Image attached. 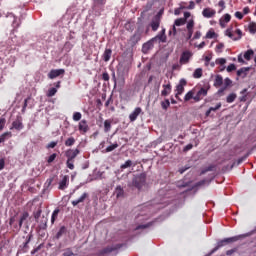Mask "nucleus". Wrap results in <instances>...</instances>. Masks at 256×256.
I'll return each mask as SVG.
<instances>
[{
    "mask_svg": "<svg viewBox=\"0 0 256 256\" xmlns=\"http://www.w3.org/2000/svg\"><path fill=\"white\" fill-rule=\"evenodd\" d=\"M248 29L250 31V33L255 34L256 33V23L252 22L249 24Z\"/></svg>",
    "mask_w": 256,
    "mask_h": 256,
    "instance_id": "37998d69",
    "label": "nucleus"
},
{
    "mask_svg": "<svg viewBox=\"0 0 256 256\" xmlns=\"http://www.w3.org/2000/svg\"><path fill=\"white\" fill-rule=\"evenodd\" d=\"M215 35H216V34H215V31L209 30V31L206 33L205 39H214Z\"/></svg>",
    "mask_w": 256,
    "mask_h": 256,
    "instance_id": "09e8293b",
    "label": "nucleus"
},
{
    "mask_svg": "<svg viewBox=\"0 0 256 256\" xmlns=\"http://www.w3.org/2000/svg\"><path fill=\"white\" fill-rule=\"evenodd\" d=\"M41 213H43V210H41V208H38V210L36 212L33 213L34 215V219L37 223H39V219L41 217Z\"/></svg>",
    "mask_w": 256,
    "mask_h": 256,
    "instance_id": "72a5a7b5",
    "label": "nucleus"
},
{
    "mask_svg": "<svg viewBox=\"0 0 256 256\" xmlns=\"http://www.w3.org/2000/svg\"><path fill=\"white\" fill-rule=\"evenodd\" d=\"M125 191L121 188V186L116 187V197H123Z\"/></svg>",
    "mask_w": 256,
    "mask_h": 256,
    "instance_id": "58836bf2",
    "label": "nucleus"
},
{
    "mask_svg": "<svg viewBox=\"0 0 256 256\" xmlns=\"http://www.w3.org/2000/svg\"><path fill=\"white\" fill-rule=\"evenodd\" d=\"M191 149H193V144H187V145L184 147L183 151H184V152H187V151H191Z\"/></svg>",
    "mask_w": 256,
    "mask_h": 256,
    "instance_id": "69168bd1",
    "label": "nucleus"
},
{
    "mask_svg": "<svg viewBox=\"0 0 256 256\" xmlns=\"http://www.w3.org/2000/svg\"><path fill=\"white\" fill-rule=\"evenodd\" d=\"M187 85V80L184 78L180 79L179 84L176 86V94L175 97L178 99V101H181V98H179V95H183L185 91V86Z\"/></svg>",
    "mask_w": 256,
    "mask_h": 256,
    "instance_id": "f03ea898",
    "label": "nucleus"
},
{
    "mask_svg": "<svg viewBox=\"0 0 256 256\" xmlns=\"http://www.w3.org/2000/svg\"><path fill=\"white\" fill-rule=\"evenodd\" d=\"M187 22L183 18H178L174 21V25L176 27H181V25H185Z\"/></svg>",
    "mask_w": 256,
    "mask_h": 256,
    "instance_id": "473e14b6",
    "label": "nucleus"
},
{
    "mask_svg": "<svg viewBox=\"0 0 256 256\" xmlns=\"http://www.w3.org/2000/svg\"><path fill=\"white\" fill-rule=\"evenodd\" d=\"M10 225H13V227H14V231H21V229H17V227H19V224L17 225V224H15V217H12V218H10Z\"/></svg>",
    "mask_w": 256,
    "mask_h": 256,
    "instance_id": "3c124183",
    "label": "nucleus"
},
{
    "mask_svg": "<svg viewBox=\"0 0 256 256\" xmlns=\"http://www.w3.org/2000/svg\"><path fill=\"white\" fill-rule=\"evenodd\" d=\"M226 35H227V37H229V38L232 39L233 41H237V37H235V36L233 35V32H231L230 29H227V30H226Z\"/></svg>",
    "mask_w": 256,
    "mask_h": 256,
    "instance_id": "603ef678",
    "label": "nucleus"
},
{
    "mask_svg": "<svg viewBox=\"0 0 256 256\" xmlns=\"http://www.w3.org/2000/svg\"><path fill=\"white\" fill-rule=\"evenodd\" d=\"M218 7H220L221 9L218 11V13H223L224 9H225V0H220L218 2Z\"/></svg>",
    "mask_w": 256,
    "mask_h": 256,
    "instance_id": "8fccbe9b",
    "label": "nucleus"
},
{
    "mask_svg": "<svg viewBox=\"0 0 256 256\" xmlns=\"http://www.w3.org/2000/svg\"><path fill=\"white\" fill-rule=\"evenodd\" d=\"M142 35H143V32H141V30L135 31L134 35L130 37L131 45H137L139 41H141Z\"/></svg>",
    "mask_w": 256,
    "mask_h": 256,
    "instance_id": "6e6552de",
    "label": "nucleus"
},
{
    "mask_svg": "<svg viewBox=\"0 0 256 256\" xmlns=\"http://www.w3.org/2000/svg\"><path fill=\"white\" fill-rule=\"evenodd\" d=\"M55 147H57V142H50L47 145V149H55Z\"/></svg>",
    "mask_w": 256,
    "mask_h": 256,
    "instance_id": "e2e57ef3",
    "label": "nucleus"
},
{
    "mask_svg": "<svg viewBox=\"0 0 256 256\" xmlns=\"http://www.w3.org/2000/svg\"><path fill=\"white\" fill-rule=\"evenodd\" d=\"M153 225V223H148V224H142V225H138L137 227H136V231H139V229H148V227H151Z\"/></svg>",
    "mask_w": 256,
    "mask_h": 256,
    "instance_id": "49530a36",
    "label": "nucleus"
},
{
    "mask_svg": "<svg viewBox=\"0 0 256 256\" xmlns=\"http://www.w3.org/2000/svg\"><path fill=\"white\" fill-rule=\"evenodd\" d=\"M11 136H12L11 132H4L0 136V143H5V140L7 139V137H11Z\"/></svg>",
    "mask_w": 256,
    "mask_h": 256,
    "instance_id": "e433bc0d",
    "label": "nucleus"
},
{
    "mask_svg": "<svg viewBox=\"0 0 256 256\" xmlns=\"http://www.w3.org/2000/svg\"><path fill=\"white\" fill-rule=\"evenodd\" d=\"M195 27V21L189 20L186 26L187 34H186V40L189 41L193 37V29Z\"/></svg>",
    "mask_w": 256,
    "mask_h": 256,
    "instance_id": "39448f33",
    "label": "nucleus"
},
{
    "mask_svg": "<svg viewBox=\"0 0 256 256\" xmlns=\"http://www.w3.org/2000/svg\"><path fill=\"white\" fill-rule=\"evenodd\" d=\"M255 55V51H253V49H249L244 53V59L246 61H251V57H253Z\"/></svg>",
    "mask_w": 256,
    "mask_h": 256,
    "instance_id": "a878e982",
    "label": "nucleus"
},
{
    "mask_svg": "<svg viewBox=\"0 0 256 256\" xmlns=\"http://www.w3.org/2000/svg\"><path fill=\"white\" fill-rule=\"evenodd\" d=\"M31 239H33V233H29L26 236V241L23 243V249H29V243H31Z\"/></svg>",
    "mask_w": 256,
    "mask_h": 256,
    "instance_id": "b1692460",
    "label": "nucleus"
},
{
    "mask_svg": "<svg viewBox=\"0 0 256 256\" xmlns=\"http://www.w3.org/2000/svg\"><path fill=\"white\" fill-rule=\"evenodd\" d=\"M231 21V16L229 14H225L222 19H220V25L223 27V23H229Z\"/></svg>",
    "mask_w": 256,
    "mask_h": 256,
    "instance_id": "7c9ffc66",
    "label": "nucleus"
},
{
    "mask_svg": "<svg viewBox=\"0 0 256 256\" xmlns=\"http://www.w3.org/2000/svg\"><path fill=\"white\" fill-rule=\"evenodd\" d=\"M191 57H193V54L189 51H184L182 54H181V57H180V63L181 65H187V63H189V59H191Z\"/></svg>",
    "mask_w": 256,
    "mask_h": 256,
    "instance_id": "1a4fd4ad",
    "label": "nucleus"
},
{
    "mask_svg": "<svg viewBox=\"0 0 256 256\" xmlns=\"http://www.w3.org/2000/svg\"><path fill=\"white\" fill-rule=\"evenodd\" d=\"M29 218V213L28 212H24L19 220V227H17V229H21V227H23V223L25 221H27V219Z\"/></svg>",
    "mask_w": 256,
    "mask_h": 256,
    "instance_id": "aec40b11",
    "label": "nucleus"
},
{
    "mask_svg": "<svg viewBox=\"0 0 256 256\" xmlns=\"http://www.w3.org/2000/svg\"><path fill=\"white\" fill-rule=\"evenodd\" d=\"M57 217H59V209H55L52 213V216H51L52 225L53 223H55V221H57Z\"/></svg>",
    "mask_w": 256,
    "mask_h": 256,
    "instance_id": "2f4dec72",
    "label": "nucleus"
},
{
    "mask_svg": "<svg viewBox=\"0 0 256 256\" xmlns=\"http://www.w3.org/2000/svg\"><path fill=\"white\" fill-rule=\"evenodd\" d=\"M143 113V109L141 107H136L134 111L129 115V120L131 123L137 121V117H139Z\"/></svg>",
    "mask_w": 256,
    "mask_h": 256,
    "instance_id": "9d476101",
    "label": "nucleus"
},
{
    "mask_svg": "<svg viewBox=\"0 0 256 256\" xmlns=\"http://www.w3.org/2000/svg\"><path fill=\"white\" fill-rule=\"evenodd\" d=\"M203 34L201 33V31H196L195 32V34H194V36H193V38H192V41H195V40H197V39H201V36H202Z\"/></svg>",
    "mask_w": 256,
    "mask_h": 256,
    "instance_id": "6e6d98bb",
    "label": "nucleus"
},
{
    "mask_svg": "<svg viewBox=\"0 0 256 256\" xmlns=\"http://www.w3.org/2000/svg\"><path fill=\"white\" fill-rule=\"evenodd\" d=\"M132 165H133V167H135V165H137V163H134V164H133V161L127 160L124 164H122V165L120 166V168H121V169H128V167H132Z\"/></svg>",
    "mask_w": 256,
    "mask_h": 256,
    "instance_id": "c85d7f7f",
    "label": "nucleus"
},
{
    "mask_svg": "<svg viewBox=\"0 0 256 256\" xmlns=\"http://www.w3.org/2000/svg\"><path fill=\"white\" fill-rule=\"evenodd\" d=\"M150 49H153V42L149 41L143 44L142 46L143 53H147Z\"/></svg>",
    "mask_w": 256,
    "mask_h": 256,
    "instance_id": "393cba45",
    "label": "nucleus"
},
{
    "mask_svg": "<svg viewBox=\"0 0 256 256\" xmlns=\"http://www.w3.org/2000/svg\"><path fill=\"white\" fill-rule=\"evenodd\" d=\"M194 79H201L203 77V69L197 68L193 73Z\"/></svg>",
    "mask_w": 256,
    "mask_h": 256,
    "instance_id": "cd10ccee",
    "label": "nucleus"
},
{
    "mask_svg": "<svg viewBox=\"0 0 256 256\" xmlns=\"http://www.w3.org/2000/svg\"><path fill=\"white\" fill-rule=\"evenodd\" d=\"M119 147V144L114 143L106 148V153H111V151H115Z\"/></svg>",
    "mask_w": 256,
    "mask_h": 256,
    "instance_id": "ea45409f",
    "label": "nucleus"
},
{
    "mask_svg": "<svg viewBox=\"0 0 256 256\" xmlns=\"http://www.w3.org/2000/svg\"><path fill=\"white\" fill-rule=\"evenodd\" d=\"M244 237H247V235L245 234H241L238 236H233L230 238H225L223 240H219L217 242L216 247H214L211 252L210 255H213V253H216V251H219V249H221V247H225V245H229V243H236V241H239L240 239H244Z\"/></svg>",
    "mask_w": 256,
    "mask_h": 256,
    "instance_id": "f257e3e1",
    "label": "nucleus"
},
{
    "mask_svg": "<svg viewBox=\"0 0 256 256\" xmlns=\"http://www.w3.org/2000/svg\"><path fill=\"white\" fill-rule=\"evenodd\" d=\"M159 25H161V18H159V16H156L152 19V22L150 24L152 31H157V29H159Z\"/></svg>",
    "mask_w": 256,
    "mask_h": 256,
    "instance_id": "dca6fc26",
    "label": "nucleus"
},
{
    "mask_svg": "<svg viewBox=\"0 0 256 256\" xmlns=\"http://www.w3.org/2000/svg\"><path fill=\"white\" fill-rule=\"evenodd\" d=\"M122 247V244H117L116 246H108L104 248L100 253L101 255H106L107 253H113V251H117V249H121Z\"/></svg>",
    "mask_w": 256,
    "mask_h": 256,
    "instance_id": "ddd939ff",
    "label": "nucleus"
},
{
    "mask_svg": "<svg viewBox=\"0 0 256 256\" xmlns=\"http://www.w3.org/2000/svg\"><path fill=\"white\" fill-rule=\"evenodd\" d=\"M25 126L23 125V118L17 116L16 120L12 122V127L10 129H16V131H21Z\"/></svg>",
    "mask_w": 256,
    "mask_h": 256,
    "instance_id": "423d86ee",
    "label": "nucleus"
},
{
    "mask_svg": "<svg viewBox=\"0 0 256 256\" xmlns=\"http://www.w3.org/2000/svg\"><path fill=\"white\" fill-rule=\"evenodd\" d=\"M195 92H193V90H190L184 97V101H191V99L195 98Z\"/></svg>",
    "mask_w": 256,
    "mask_h": 256,
    "instance_id": "c756f323",
    "label": "nucleus"
},
{
    "mask_svg": "<svg viewBox=\"0 0 256 256\" xmlns=\"http://www.w3.org/2000/svg\"><path fill=\"white\" fill-rule=\"evenodd\" d=\"M216 11L213 10L212 8H205L203 11H202V15L203 17H205L206 19H211V17H215L216 15Z\"/></svg>",
    "mask_w": 256,
    "mask_h": 256,
    "instance_id": "2eb2a0df",
    "label": "nucleus"
},
{
    "mask_svg": "<svg viewBox=\"0 0 256 256\" xmlns=\"http://www.w3.org/2000/svg\"><path fill=\"white\" fill-rule=\"evenodd\" d=\"M79 153H81V150H79L78 148L68 149L65 152V157L67 158V160L75 161V158L77 157V155H79Z\"/></svg>",
    "mask_w": 256,
    "mask_h": 256,
    "instance_id": "20e7f679",
    "label": "nucleus"
},
{
    "mask_svg": "<svg viewBox=\"0 0 256 256\" xmlns=\"http://www.w3.org/2000/svg\"><path fill=\"white\" fill-rule=\"evenodd\" d=\"M57 159V154L53 153L52 155L49 156L47 163H53Z\"/></svg>",
    "mask_w": 256,
    "mask_h": 256,
    "instance_id": "13d9d810",
    "label": "nucleus"
},
{
    "mask_svg": "<svg viewBox=\"0 0 256 256\" xmlns=\"http://www.w3.org/2000/svg\"><path fill=\"white\" fill-rule=\"evenodd\" d=\"M233 85V81L230 78L224 79V88L227 89L228 87H231Z\"/></svg>",
    "mask_w": 256,
    "mask_h": 256,
    "instance_id": "79ce46f5",
    "label": "nucleus"
},
{
    "mask_svg": "<svg viewBox=\"0 0 256 256\" xmlns=\"http://www.w3.org/2000/svg\"><path fill=\"white\" fill-rule=\"evenodd\" d=\"M85 199H89V193L87 192H84L78 199L73 200L71 203L73 207H77V205L85 203Z\"/></svg>",
    "mask_w": 256,
    "mask_h": 256,
    "instance_id": "f8f14e48",
    "label": "nucleus"
},
{
    "mask_svg": "<svg viewBox=\"0 0 256 256\" xmlns=\"http://www.w3.org/2000/svg\"><path fill=\"white\" fill-rule=\"evenodd\" d=\"M237 69V66H235V64H230L228 65V67L226 68V71L228 73H231V71H235Z\"/></svg>",
    "mask_w": 256,
    "mask_h": 256,
    "instance_id": "5fc2aeb1",
    "label": "nucleus"
},
{
    "mask_svg": "<svg viewBox=\"0 0 256 256\" xmlns=\"http://www.w3.org/2000/svg\"><path fill=\"white\" fill-rule=\"evenodd\" d=\"M65 233H67V228L65 226L60 227L59 231L56 234V239H61V237H63Z\"/></svg>",
    "mask_w": 256,
    "mask_h": 256,
    "instance_id": "bb28decb",
    "label": "nucleus"
},
{
    "mask_svg": "<svg viewBox=\"0 0 256 256\" xmlns=\"http://www.w3.org/2000/svg\"><path fill=\"white\" fill-rule=\"evenodd\" d=\"M94 3L96 5H105V3H107V0H94Z\"/></svg>",
    "mask_w": 256,
    "mask_h": 256,
    "instance_id": "0e129e2a",
    "label": "nucleus"
},
{
    "mask_svg": "<svg viewBox=\"0 0 256 256\" xmlns=\"http://www.w3.org/2000/svg\"><path fill=\"white\" fill-rule=\"evenodd\" d=\"M235 17H236L237 19H243V13L237 11V12H235Z\"/></svg>",
    "mask_w": 256,
    "mask_h": 256,
    "instance_id": "774afa93",
    "label": "nucleus"
},
{
    "mask_svg": "<svg viewBox=\"0 0 256 256\" xmlns=\"http://www.w3.org/2000/svg\"><path fill=\"white\" fill-rule=\"evenodd\" d=\"M67 185H69V176L65 175L60 181L58 189H60V191H63L67 188Z\"/></svg>",
    "mask_w": 256,
    "mask_h": 256,
    "instance_id": "f3484780",
    "label": "nucleus"
},
{
    "mask_svg": "<svg viewBox=\"0 0 256 256\" xmlns=\"http://www.w3.org/2000/svg\"><path fill=\"white\" fill-rule=\"evenodd\" d=\"M171 82H169L168 84H164L163 85V90L161 92L162 97H167V95L171 94Z\"/></svg>",
    "mask_w": 256,
    "mask_h": 256,
    "instance_id": "6ab92c4d",
    "label": "nucleus"
},
{
    "mask_svg": "<svg viewBox=\"0 0 256 256\" xmlns=\"http://www.w3.org/2000/svg\"><path fill=\"white\" fill-rule=\"evenodd\" d=\"M73 163H75L74 160H67L66 161V166L68 167V169H71V171H73V169H75V164H73Z\"/></svg>",
    "mask_w": 256,
    "mask_h": 256,
    "instance_id": "a18cd8bd",
    "label": "nucleus"
},
{
    "mask_svg": "<svg viewBox=\"0 0 256 256\" xmlns=\"http://www.w3.org/2000/svg\"><path fill=\"white\" fill-rule=\"evenodd\" d=\"M102 79H103V81H109V73L104 72V73L102 74Z\"/></svg>",
    "mask_w": 256,
    "mask_h": 256,
    "instance_id": "338daca9",
    "label": "nucleus"
},
{
    "mask_svg": "<svg viewBox=\"0 0 256 256\" xmlns=\"http://www.w3.org/2000/svg\"><path fill=\"white\" fill-rule=\"evenodd\" d=\"M222 85H223V76H221L220 74H217L216 76H214L213 86L216 87V89H219V87H221Z\"/></svg>",
    "mask_w": 256,
    "mask_h": 256,
    "instance_id": "a211bd4d",
    "label": "nucleus"
},
{
    "mask_svg": "<svg viewBox=\"0 0 256 256\" xmlns=\"http://www.w3.org/2000/svg\"><path fill=\"white\" fill-rule=\"evenodd\" d=\"M237 99V94L231 93L230 95L227 96L226 101L227 103H233Z\"/></svg>",
    "mask_w": 256,
    "mask_h": 256,
    "instance_id": "c9c22d12",
    "label": "nucleus"
},
{
    "mask_svg": "<svg viewBox=\"0 0 256 256\" xmlns=\"http://www.w3.org/2000/svg\"><path fill=\"white\" fill-rule=\"evenodd\" d=\"M221 109V102H219L215 107H210V111H219Z\"/></svg>",
    "mask_w": 256,
    "mask_h": 256,
    "instance_id": "680f3d73",
    "label": "nucleus"
},
{
    "mask_svg": "<svg viewBox=\"0 0 256 256\" xmlns=\"http://www.w3.org/2000/svg\"><path fill=\"white\" fill-rule=\"evenodd\" d=\"M54 179H55L54 177L48 178V179L46 180V182H45V185H46L47 187H50V185H51V183H53Z\"/></svg>",
    "mask_w": 256,
    "mask_h": 256,
    "instance_id": "052dcab7",
    "label": "nucleus"
},
{
    "mask_svg": "<svg viewBox=\"0 0 256 256\" xmlns=\"http://www.w3.org/2000/svg\"><path fill=\"white\" fill-rule=\"evenodd\" d=\"M216 63L218 65H225V63H227V60L225 58H220V59L216 60Z\"/></svg>",
    "mask_w": 256,
    "mask_h": 256,
    "instance_id": "bf43d9fd",
    "label": "nucleus"
},
{
    "mask_svg": "<svg viewBox=\"0 0 256 256\" xmlns=\"http://www.w3.org/2000/svg\"><path fill=\"white\" fill-rule=\"evenodd\" d=\"M171 106V102H169V99H166L165 101L161 102V107L164 109V111H167L169 107Z\"/></svg>",
    "mask_w": 256,
    "mask_h": 256,
    "instance_id": "4c0bfd02",
    "label": "nucleus"
},
{
    "mask_svg": "<svg viewBox=\"0 0 256 256\" xmlns=\"http://www.w3.org/2000/svg\"><path fill=\"white\" fill-rule=\"evenodd\" d=\"M157 38L162 42L165 43L167 37L165 36V29L162 30V33L157 36Z\"/></svg>",
    "mask_w": 256,
    "mask_h": 256,
    "instance_id": "c03bdc74",
    "label": "nucleus"
},
{
    "mask_svg": "<svg viewBox=\"0 0 256 256\" xmlns=\"http://www.w3.org/2000/svg\"><path fill=\"white\" fill-rule=\"evenodd\" d=\"M78 130L82 135H85L87 131H89V125L87 124V120H81L78 125Z\"/></svg>",
    "mask_w": 256,
    "mask_h": 256,
    "instance_id": "4468645a",
    "label": "nucleus"
},
{
    "mask_svg": "<svg viewBox=\"0 0 256 256\" xmlns=\"http://www.w3.org/2000/svg\"><path fill=\"white\" fill-rule=\"evenodd\" d=\"M81 117H83L81 112H74V114H73V121H81Z\"/></svg>",
    "mask_w": 256,
    "mask_h": 256,
    "instance_id": "de8ad7c7",
    "label": "nucleus"
},
{
    "mask_svg": "<svg viewBox=\"0 0 256 256\" xmlns=\"http://www.w3.org/2000/svg\"><path fill=\"white\" fill-rule=\"evenodd\" d=\"M133 185L136 189H141L145 185V174H140L139 176L133 179Z\"/></svg>",
    "mask_w": 256,
    "mask_h": 256,
    "instance_id": "7ed1b4c3",
    "label": "nucleus"
},
{
    "mask_svg": "<svg viewBox=\"0 0 256 256\" xmlns=\"http://www.w3.org/2000/svg\"><path fill=\"white\" fill-rule=\"evenodd\" d=\"M208 90L205 88H201L197 94L194 96V101L199 103L203 99V97H207Z\"/></svg>",
    "mask_w": 256,
    "mask_h": 256,
    "instance_id": "9b49d317",
    "label": "nucleus"
},
{
    "mask_svg": "<svg viewBox=\"0 0 256 256\" xmlns=\"http://www.w3.org/2000/svg\"><path fill=\"white\" fill-rule=\"evenodd\" d=\"M5 123H7V120L5 118H0V131H3L5 128Z\"/></svg>",
    "mask_w": 256,
    "mask_h": 256,
    "instance_id": "4d7b16f0",
    "label": "nucleus"
},
{
    "mask_svg": "<svg viewBox=\"0 0 256 256\" xmlns=\"http://www.w3.org/2000/svg\"><path fill=\"white\" fill-rule=\"evenodd\" d=\"M40 227H41V229H46L47 228V217H45V216L42 217Z\"/></svg>",
    "mask_w": 256,
    "mask_h": 256,
    "instance_id": "864d4df0",
    "label": "nucleus"
},
{
    "mask_svg": "<svg viewBox=\"0 0 256 256\" xmlns=\"http://www.w3.org/2000/svg\"><path fill=\"white\" fill-rule=\"evenodd\" d=\"M61 75H65V69H52L48 73L49 79H56V77H61Z\"/></svg>",
    "mask_w": 256,
    "mask_h": 256,
    "instance_id": "0eeeda50",
    "label": "nucleus"
},
{
    "mask_svg": "<svg viewBox=\"0 0 256 256\" xmlns=\"http://www.w3.org/2000/svg\"><path fill=\"white\" fill-rule=\"evenodd\" d=\"M248 71H249V67H243L237 71V76L245 78L247 77Z\"/></svg>",
    "mask_w": 256,
    "mask_h": 256,
    "instance_id": "4be33fe9",
    "label": "nucleus"
},
{
    "mask_svg": "<svg viewBox=\"0 0 256 256\" xmlns=\"http://www.w3.org/2000/svg\"><path fill=\"white\" fill-rule=\"evenodd\" d=\"M111 123H113V120L111 119L104 121V133H109V131H111Z\"/></svg>",
    "mask_w": 256,
    "mask_h": 256,
    "instance_id": "5701e85b",
    "label": "nucleus"
},
{
    "mask_svg": "<svg viewBox=\"0 0 256 256\" xmlns=\"http://www.w3.org/2000/svg\"><path fill=\"white\" fill-rule=\"evenodd\" d=\"M57 94V88H50L47 92V97H55Z\"/></svg>",
    "mask_w": 256,
    "mask_h": 256,
    "instance_id": "a19ab883",
    "label": "nucleus"
},
{
    "mask_svg": "<svg viewBox=\"0 0 256 256\" xmlns=\"http://www.w3.org/2000/svg\"><path fill=\"white\" fill-rule=\"evenodd\" d=\"M64 144L66 147H73V145H75V139L73 137H69Z\"/></svg>",
    "mask_w": 256,
    "mask_h": 256,
    "instance_id": "f704fd0d",
    "label": "nucleus"
},
{
    "mask_svg": "<svg viewBox=\"0 0 256 256\" xmlns=\"http://www.w3.org/2000/svg\"><path fill=\"white\" fill-rule=\"evenodd\" d=\"M113 51L111 49H106L103 53V61H105L106 63L108 61H110L111 59V55H112Z\"/></svg>",
    "mask_w": 256,
    "mask_h": 256,
    "instance_id": "412c9836",
    "label": "nucleus"
}]
</instances>
